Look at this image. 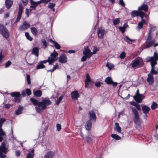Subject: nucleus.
<instances>
[{
	"instance_id": "nucleus-1",
	"label": "nucleus",
	"mask_w": 158,
	"mask_h": 158,
	"mask_svg": "<svg viewBox=\"0 0 158 158\" xmlns=\"http://www.w3.org/2000/svg\"><path fill=\"white\" fill-rule=\"evenodd\" d=\"M30 100L33 105L35 106V108L36 111L38 113H41L45 110L47 106L51 105L52 102L48 99H43L41 101L38 102L37 100L34 98H31Z\"/></svg>"
},
{
	"instance_id": "nucleus-2",
	"label": "nucleus",
	"mask_w": 158,
	"mask_h": 158,
	"mask_svg": "<svg viewBox=\"0 0 158 158\" xmlns=\"http://www.w3.org/2000/svg\"><path fill=\"white\" fill-rule=\"evenodd\" d=\"M58 53L55 51V50H54V52L51 54L50 56L48 57V60L42 61L40 62L42 63L43 64H46L48 62L49 64H51L52 63L58 59Z\"/></svg>"
},
{
	"instance_id": "nucleus-3",
	"label": "nucleus",
	"mask_w": 158,
	"mask_h": 158,
	"mask_svg": "<svg viewBox=\"0 0 158 158\" xmlns=\"http://www.w3.org/2000/svg\"><path fill=\"white\" fill-rule=\"evenodd\" d=\"M131 64L132 68H135L136 67H142L144 64V63L141 58L137 57L132 61Z\"/></svg>"
},
{
	"instance_id": "nucleus-4",
	"label": "nucleus",
	"mask_w": 158,
	"mask_h": 158,
	"mask_svg": "<svg viewBox=\"0 0 158 158\" xmlns=\"http://www.w3.org/2000/svg\"><path fill=\"white\" fill-rule=\"evenodd\" d=\"M8 151V148L6 147L5 143L4 142H2L0 147V158H5L6 155L5 154H3V153L6 154Z\"/></svg>"
},
{
	"instance_id": "nucleus-5",
	"label": "nucleus",
	"mask_w": 158,
	"mask_h": 158,
	"mask_svg": "<svg viewBox=\"0 0 158 158\" xmlns=\"http://www.w3.org/2000/svg\"><path fill=\"white\" fill-rule=\"evenodd\" d=\"M0 34L4 38L7 39L9 37L10 33L7 29L3 25L0 24Z\"/></svg>"
},
{
	"instance_id": "nucleus-6",
	"label": "nucleus",
	"mask_w": 158,
	"mask_h": 158,
	"mask_svg": "<svg viewBox=\"0 0 158 158\" xmlns=\"http://www.w3.org/2000/svg\"><path fill=\"white\" fill-rule=\"evenodd\" d=\"M131 108L132 109V112L134 114V121L136 124H138L139 119L138 112L134 107L131 106Z\"/></svg>"
},
{
	"instance_id": "nucleus-7",
	"label": "nucleus",
	"mask_w": 158,
	"mask_h": 158,
	"mask_svg": "<svg viewBox=\"0 0 158 158\" xmlns=\"http://www.w3.org/2000/svg\"><path fill=\"white\" fill-rule=\"evenodd\" d=\"M23 7L22 4L21 3L19 4V11L17 17L15 21L16 22H18L20 20L23 11Z\"/></svg>"
},
{
	"instance_id": "nucleus-8",
	"label": "nucleus",
	"mask_w": 158,
	"mask_h": 158,
	"mask_svg": "<svg viewBox=\"0 0 158 158\" xmlns=\"http://www.w3.org/2000/svg\"><path fill=\"white\" fill-rule=\"evenodd\" d=\"M106 31L102 27L99 28L97 31L98 37L100 39L103 38L104 35L106 33Z\"/></svg>"
},
{
	"instance_id": "nucleus-9",
	"label": "nucleus",
	"mask_w": 158,
	"mask_h": 158,
	"mask_svg": "<svg viewBox=\"0 0 158 158\" xmlns=\"http://www.w3.org/2000/svg\"><path fill=\"white\" fill-rule=\"evenodd\" d=\"M30 26V25L29 23L25 21L23 22L22 25L19 27L18 29L20 31H24L29 28Z\"/></svg>"
},
{
	"instance_id": "nucleus-10",
	"label": "nucleus",
	"mask_w": 158,
	"mask_h": 158,
	"mask_svg": "<svg viewBox=\"0 0 158 158\" xmlns=\"http://www.w3.org/2000/svg\"><path fill=\"white\" fill-rule=\"evenodd\" d=\"M154 59L151 61L152 68H155V65L157 64L156 61L158 60V54L156 52L154 53Z\"/></svg>"
},
{
	"instance_id": "nucleus-11",
	"label": "nucleus",
	"mask_w": 158,
	"mask_h": 158,
	"mask_svg": "<svg viewBox=\"0 0 158 158\" xmlns=\"http://www.w3.org/2000/svg\"><path fill=\"white\" fill-rule=\"evenodd\" d=\"M83 53L84 55L87 57L88 58H90L93 55L92 52H91L90 50L88 48L85 49L83 51Z\"/></svg>"
},
{
	"instance_id": "nucleus-12",
	"label": "nucleus",
	"mask_w": 158,
	"mask_h": 158,
	"mask_svg": "<svg viewBox=\"0 0 158 158\" xmlns=\"http://www.w3.org/2000/svg\"><path fill=\"white\" fill-rule=\"evenodd\" d=\"M67 61V59L65 55L62 54L60 56L59 59V61L61 63H65Z\"/></svg>"
},
{
	"instance_id": "nucleus-13",
	"label": "nucleus",
	"mask_w": 158,
	"mask_h": 158,
	"mask_svg": "<svg viewBox=\"0 0 158 158\" xmlns=\"http://www.w3.org/2000/svg\"><path fill=\"white\" fill-rule=\"evenodd\" d=\"M91 133L88 132H87V135L85 136V137L84 139V140H85L87 143L90 144L93 142V139L92 137H93V136L92 137L90 135V134Z\"/></svg>"
},
{
	"instance_id": "nucleus-14",
	"label": "nucleus",
	"mask_w": 158,
	"mask_h": 158,
	"mask_svg": "<svg viewBox=\"0 0 158 158\" xmlns=\"http://www.w3.org/2000/svg\"><path fill=\"white\" fill-rule=\"evenodd\" d=\"M55 154L54 151H49L45 154L44 156V158H53Z\"/></svg>"
},
{
	"instance_id": "nucleus-15",
	"label": "nucleus",
	"mask_w": 158,
	"mask_h": 158,
	"mask_svg": "<svg viewBox=\"0 0 158 158\" xmlns=\"http://www.w3.org/2000/svg\"><path fill=\"white\" fill-rule=\"evenodd\" d=\"M89 115L90 116V119L91 121L92 120L95 121L96 119V114L94 111L93 110H90L89 112Z\"/></svg>"
},
{
	"instance_id": "nucleus-16",
	"label": "nucleus",
	"mask_w": 158,
	"mask_h": 158,
	"mask_svg": "<svg viewBox=\"0 0 158 158\" xmlns=\"http://www.w3.org/2000/svg\"><path fill=\"white\" fill-rule=\"evenodd\" d=\"M144 97V96L143 95L139 94L136 96H134V98L135 100L137 102L139 103L141 102V101L143 98Z\"/></svg>"
},
{
	"instance_id": "nucleus-17",
	"label": "nucleus",
	"mask_w": 158,
	"mask_h": 158,
	"mask_svg": "<svg viewBox=\"0 0 158 158\" xmlns=\"http://www.w3.org/2000/svg\"><path fill=\"white\" fill-rule=\"evenodd\" d=\"M91 81V79L89 77V75L88 74H87L86 76V79L85 81V87L87 88L89 86V83Z\"/></svg>"
},
{
	"instance_id": "nucleus-18",
	"label": "nucleus",
	"mask_w": 158,
	"mask_h": 158,
	"mask_svg": "<svg viewBox=\"0 0 158 158\" xmlns=\"http://www.w3.org/2000/svg\"><path fill=\"white\" fill-rule=\"evenodd\" d=\"M31 6L30 7L32 8V9H30V11H31L32 10H35V8L38 4H40V3H38V2H37L33 1L32 0H30Z\"/></svg>"
},
{
	"instance_id": "nucleus-19",
	"label": "nucleus",
	"mask_w": 158,
	"mask_h": 158,
	"mask_svg": "<svg viewBox=\"0 0 158 158\" xmlns=\"http://www.w3.org/2000/svg\"><path fill=\"white\" fill-rule=\"evenodd\" d=\"M147 81L150 85H151L153 83V77L152 75L150 73L148 74Z\"/></svg>"
},
{
	"instance_id": "nucleus-20",
	"label": "nucleus",
	"mask_w": 158,
	"mask_h": 158,
	"mask_svg": "<svg viewBox=\"0 0 158 158\" xmlns=\"http://www.w3.org/2000/svg\"><path fill=\"white\" fill-rule=\"evenodd\" d=\"M92 122L90 120H89L85 124V128L87 130L89 131L92 128Z\"/></svg>"
},
{
	"instance_id": "nucleus-21",
	"label": "nucleus",
	"mask_w": 158,
	"mask_h": 158,
	"mask_svg": "<svg viewBox=\"0 0 158 158\" xmlns=\"http://www.w3.org/2000/svg\"><path fill=\"white\" fill-rule=\"evenodd\" d=\"M13 1L11 0H6L5 2L6 7L7 9L10 8L13 5Z\"/></svg>"
},
{
	"instance_id": "nucleus-22",
	"label": "nucleus",
	"mask_w": 158,
	"mask_h": 158,
	"mask_svg": "<svg viewBox=\"0 0 158 158\" xmlns=\"http://www.w3.org/2000/svg\"><path fill=\"white\" fill-rule=\"evenodd\" d=\"M39 49L38 47H35L34 48L32 51L31 53L34 55L38 57L39 56Z\"/></svg>"
},
{
	"instance_id": "nucleus-23",
	"label": "nucleus",
	"mask_w": 158,
	"mask_h": 158,
	"mask_svg": "<svg viewBox=\"0 0 158 158\" xmlns=\"http://www.w3.org/2000/svg\"><path fill=\"white\" fill-rule=\"evenodd\" d=\"M71 97L72 98L77 100L79 97V94L76 91L72 92L71 93Z\"/></svg>"
},
{
	"instance_id": "nucleus-24",
	"label": "nucleus",
	"mask_w": 158,
	"mask_h": 158,
	"mask_svg": "<svg viewBox=\"0 0 158 158\" xmlns=\"http://www.w3.org/2000/svg\"><path fill=\"white\" fill-rule=\"evenodd\" d=\"M148 6L145 4H143L142 6H139L138 8V10H143L145 12L148 11Z\"/></svg>"
},
{
	"instance_id": "nucleus-25",
	"label": "nucleus",
	"mask_w": 158,
	"mask_h": 158,
	"mask_svg": "<svg viewBox=\"0 0 158 158\" xmlns=\"http://www.w3.org/2000/svg\"><path fill=\"white\" fill-rule=\"evenodd\" d=\"M142 109L143 113L145 114H147L148 113L150 108L146 106H144L142 107Z\"/></svg>"
},
{
	"instance_id": "nucleus-26",
	"label": "nucleus",
	"mask_w": 158,
	"mask_h": 158,
	"mask_svg": "<svg viewBox=\"0 0 158 158\" xmlns=\"http://www.w3.org/2000/svg\"><path fill=\"white\" fill-rule=\"evenodd\" d=\"M50 41L54 44L55 48L57 49H59L60 48V46L57 42L53 41L52 39L49 40Z\"/></svg>"
},
{
	"instance_id": "nucleus-27",
	"label": "nucleus",
	"mask_w": 158,
	"mask_h": 158,
	"mask_svg": "<svg viewBox=\"0 0 158 158\" xmlns=\"http://www.w3.org/2000/svg\"><path fill=\"white\" fill-rule=\"evenodd\" d=\"M23 106H19L18 109L15 111V114L17 115L21 114L23 110Z\"/></svg>"
},
{
	"instance_id": "nucleus-28",
	"label": "nucleus",
	"mask_w": 158,
	"mask_h": 158,
	"mask_svg": "<svg viewBox=\"0 0 158 158\" xmlns=\"http://www.w3.org/2000/svg\"><path fill=\"white\" fill-rule=\"evenodd\" d=\"M114 130L119 133H120L122 131L121 128L120 127L119 124L118 123H115Z\"/></svg>"
},
{
	"instance_id": "nucleus-29",
	"label": "nucleus",
	"mask_w": 158,
	"mask_h": 158,
	"mask_svg": "<svg viewBox=\"0 0 158 158\" xmlns=\"http://www.w3.org/2000/svg\"><path fill=\"white\" fill-rule=\"evenodd\" d=\"M154 42L153 41H146V44L145 46V48H147L151 47L154 44Z\"/></svg>"
},
{
	"instance_id": "nucleus-30",
	"label": "nucleus",
	"mask_w": 158,
	"mask_h": 158,
	"mask_svg": "<svg viewBox=\"0 0 158 158\" xmlns=\"http://www.w3.org/2000/svg\"><path fill=\"white\" fill-rule=\"evenodd\" d=\"M31 31L32 34L34 36H36L37 34L38 31L36 28L35 27H32L31 28Z\"/></svg>"
},
{
	"instance_id": "nucleus-31",
	"label": "nucleus",
	"mask_w": 158,
	"mask_h": 158,
	"mask_svg": "<svg viewBox=\"0 0 158 158\" xmlns=\"http://www.w3.org/2000/svg\"><path fill=\"white\" fill-rule=\"evenodd\" d=\"M34 95L38 97H40L42 94V92L40 90H37L33 92Z\"/></svg>"
},
{
	"instance_id": "nucleus-32",
	"label": "nucleus",
	"mask_w": 158,
	"mask_h": 158,
	"mask_svg": "<svg viewBox=\"0 0 158 158\" xmlns=\"http://www.w3.org/2000/svg\"><path fill=\"white\" fill-rule=\"evenodd\" d=\"M34 150L32 149L31 152H29L27 155V158H33V157L34 156Z\"/></svg>"
},
{
	"instance_id": "nucleus-33",
	"label": "nucleus",
	"mask_w": 158,
	"mask_h": 158,
	"mask_svg": "<svg viewBox=\"0 0 158 158\" xmlns=\"http://www.w3.org/2000/svg\"><path fill=\"white\" fill-rule=\"evenodd\" d=\"M10 94L12 97H15V98L20 96L21 95L20 93L18 92H12Z\"/></svg>"
},
{
	"instance_id": "nucleus-34",
	"label": "nucleus",
	"mask_w": 158,
	"mask_h": 158,
	"mask_svg": "<svg viewBox=\"0 0 158 158\" xmlns=\"http://www.w3.org/2000/svg\"><path fill=\"white\" fill-rule=\"evenodd\" d=\"M111 136L113 138L116 140H119L121 139V137L117 134H112Z\"/></svg>"
},
{
	"instance_id": "nucleus-35",
	"label": "nucleus",
	"mask_w": 158,
	"mask_h": 158,
	"mask_svg": "<svg viewBox=\"0 0 158 158\" xmlns=\"http://www.w3.org/2000/svg\"><path fill=\"white\" fill-rule=\"evenodd\" d=\"M45 67V66L40 62H39L37 66L36 69H43Z\"/></svg>"
},
{
	"instance_id": "nucleus-36",
	"label": "nucleus",
	"mask_w": 158,
	"mask_h": 158,
	"mask_svg": "<svg viewBox=\"0 0 158 158\" xmlns=\"http://www.w3.org/2000/svg\"><path fill=\"white\" fill-rule=\"evenodd\" d=\"M106 66L107 67L109 70L111 69L114 67V65L113 64L109 62L107 63Z\"/></svg>"
},
{
	"instance_id": "nucleus-37",
	"label": "nucleus",
	"mask_w": 158,
	"mask_h": 158,
	"mask_svg": "<svg viewBox=\"0 0 158 158\" xmlns=\"http://www.w3.org/2000/svg\"><path fill=\"white\" fill-rule=\"evenodd\" d=\"M105 81L108 84H111L113 83V81L111 78L110 77H108L106 78L105 80Z\"/></svg>"
},
{
	"instance_id": "nucleus-38",
	"label": "nucleus",
	"mask_w": 158,
	"mask_h": 158,
	"mask_svg": "<svg viewBox=\"0 0 158 158\" xmlns=\"http://www.w3.org/2000/svg\"><path fill=\"white\" fill-rule=\"evenodd\" d=\"M131 14L132 17H135L139 15V12L137 10L132 11Z\"/></svg>"
},
{
	"instance_id": "nucleus-39",
	"label": "nucleus",
	"mask_w": 158,
	"mask_h": 158,
	"mask_svg": "<svg viewBox=\"0 0 158 158\" xmlns=\"http://www.w3.org/2000/svg\"><path fill=\"white\" fill-rule=\"evenodd\" d=\"M25 36H26L27 39L30 41H31L33 40V38L31 36L29 33L27 32H26L25 33Z\"/></svg>"
},
{
	"instance_id": "nucleus-40",
	"label": "nucleus",
	"mask_w": 158,
	"mask_h": 158,
	"mask_svg": "<svg viewBox=\"0 0 158 158\" xmlns=\"http://www.w3.org/2000/svg\"><path fill=\"white\" fill-rule=\"evenodd\" d=\"M143 25L142 23L140 22L138 23V26L136 27V29L139 31L140 29L143 27Z\"/></svg>"
},
{
	"instance_id": "nucleus-41",
	"label": "nucleus",
	"mask_w": 158,
	"mask_h": 158,
	"mask_svg": "<svg viewBox=\"0 0 158 158\" xmlns=\"http://www.w3.org/2000/svg\"><path fill=\"white\" fill-rule=\"evenodd\" d=\"M150 28L148 33L149 34H152L153 32L155 30L156 27L154 26H150Z\"/></svg>"
},
{
	"instance_id": "nucleus-42",
	"label": "nucleus",
	"mask_w": 158,
	"mask_h": 158,
	"mask_svg": "<svg viewBox=\"0 0 158 158\" xmlns=\"http://www.w3.org/2000/svg\"><path fill=\"white\" fill-rule=\"evenodd\" d=\"M124 40L126 42L129 43V41L132 42L134 40L131 39L128 36H126L124 38Z\"/></svg>"
},
{
	"instance_id": "nucleus-43",
	"label": "nucleus",
	"mask_w": 158,
	"mask_h": 158,
	"mask_svg": "<svg viewBox=\"0 0 158 158\" xmlns=\"http://www.w3.org/2000/svg\"><path fill=\"white\" fill-rule=\"evenodd\" d=\"M120 22L119 19V18H116L114 19L113 21V24L115 25L118 24Z\"/></svg>"
},
{
	"instance_id": "nucleus-44",
	"label": "nucleus",
	"mask_w": 158,
	"mask_h": 158,
	"mask_svg": "<svg viewBox=\"0 0 158 158\" xmlns=\"http://www.w3.org/2000/svg\"><path fill=\"white\" fill-rule=\"evenodd\" d=\"M94 49L92 50L93 52H92L93 54H95L97 52L99 51V49L97 47L94 46L93 47Z\"/></svg>"
},
{
	"instance_id": "nucleus-45",
	"label": "nucleus",
	"mask_w": 158,
	"mask_h": 158,
	"mask_svg": "<svg viewBox=\"0 0 158 158\" xmlns=\"http://www.w3.org/2000/svg\"><path fill=\"white\" fill-rule=\"evenodd\" d=\"M63 98V96H60L56 100V102L57 105H58L60 102Z\"/></svg>"
},
{
	"instance_id": "nucleus-46",
	"label": "nucleus",
	"mask_w": 158,
	"mask_h": 158,
	"mask_svg": "<svg viewBox=\"0 0 158 158\" xmlns=\"http://www.w3.org/2000/svg\"><path fill=\"white\" fill-rule=\"evenodd\" d=\"M6 121V119L4 118H2L0 119V128H2L3 123Z\"/></svg>"
},
{
	"instance_id": "nucleus-47",
	"label": "nucleus",
	"mask_w": 158,
	"mask_h": 158,
	"mask_svg": "<svg viewBox=\"0 0 158 158\" xmlns=\"http://www.w3.org/2000/svg\"><path fill=\"white\" fill-rule=\"evenodd\" d=\"M157 107V105L156 102H153L151 106V108L152 110H154L156 109Z\"/></svg>"
},
{
	"instance_id": "nucleus-48",
	"label": "nucleus",
	"mask_w": 158,
	"mask_h": 158,
	"mask_svg": "<svg viewBox=\"0 0 158 158\" xmlns=\"http://www.w3.org/2000/svg\"><path fill=\"white\" fill-rule=\"evenodd\" d=\"M15 102L19 103L21 101V98L20 96H18L14 98Z\"/></svg>"
},
{
	"instance_id": "nucleus-49",
	"label": "nucleus",
	"mask_w": 158,
	"mask_h": 158,
	"mask_svg": "<svg viewBox=\"0 0 158 158\" xmlns=\"http://www.w3.org/2000/svg\"><path fill=\"white\" fill-rule=\"evenodd\" d=\"M11 62L10 61V60H8V61L5 64V68H7L8 67H9L10 65H11Z\"/></svg>"
},
{
	"instance_id": "nucleus-50",
	"label": "nucleus",
	"mask_w": 158,
	"mask_h": 158,
	"mask_svg": "<svg viewBox=\"0 0 158 158\" xmlns=\"http://www.w3.org/2000/svg\"><path fill=\"white\" fill-rule=\"evenodd\" d=\"M126 56V53L123 52L120 54L119 57L121 59H123Z\"/></svg>"
},
{
	"instance_id": "nucleus-51",
	"label": "nucleus",
	"mask_w": 158,
	"mask_h": 158,
	"mask_svg": "<svg viewBox=\"0 0 158 158\" xmlns=\"http://www.w3.org/2000/svg\"><path fill=\"white\" fill-rule=\"evenodd\" d=\"M154 69L155 68H152L150 74L152 75V74H156L157 73V71L155 70Z\"/></svg>"
},
{
	"instance_id": "nucleus-52",
	"label": "nucleus",
	"mask_w": 158,
	"mask_h": 158,
	"mask_svg": "<svg viewBox=\"0 0 158 158\" xmlns=\"http://www.w3.org/2000/svg\"><path fill=\"white\" fill-rule=\"evenodd\" d=\"M27 81L28 84L29 85L31 84L30 75L28 74L27 75Z\"/></svg>"
},
{
	"instance_id": "nucleus-53",
	"label": "nucleus",
	"mask_w": 158,
	"mask_h": 158,
	"mask_svg": "<svg viewBox=\"0 0 158 158\" xmlns=\"http://www.w3.org/2000/svg\"><path fill=\"white\" fill-rule=\"evenodd\" d=\"M56 130L58 131H60L61 129V125L59 124H57L56 125Z\"/></svg>"
},
{
	"instance_id": "nucleus-54",
	"label": "nucleus",
	"mask_w": 158,
	"mask_h": 158,
	"mask_svg": "<svg viewBox=\"0 0 158 158\" xmlns=\"http://www.w3.org/2000/svg\"><path fill=\"white\" fill-rule=\"evenodd\" d=\"M49 2H50V1L48 0H42L40 1H38V3H40V4L41 3H44L45 4H47Z\"/></svg>"
},
{
	"instance_id": "nucleus-55",
	"label": "nucleus",
	"mask_w": 158,
	"mask_h": 158,
	"mask_svg": "<svg viewBox=\"0 0 158 158\" xmlns=\"http://www.w3.org/2000/svg\"><path fill=\"white\" fill-rule=\"evenodd\" d=\"M144 13L142 11H139V15L141 18L143 19V17L144 16Z\"/></svg>"
},
{
	"instance_id": "nucleus-56",
	"label": "nucleus",
	"mask_w": 158,
	"mask_h": 158,
	"mask_svg": "<svg viewBox=\"0 0 158 158\" xmlns=\"http://www.w3.org/2000/svg\"><path fill=\"white\" fill-rule=\"evenodd\" d=\"M55 5V4L52 3H50L48 5V7L49 8L51 9L54 8Z\"/></svg>"
},
{
	"instance_id": "nucleus-57",
	"label": "nucleus",
	"mask_w": 158,
	"mask_h": 158,
	"mask_svg": "<svg viewBox=\"0 0 158 158\" xmlns=\"http://www.w3.org/2000/svg\"><path fill=\"white\" fill-rule=\"evenodd\" d=\"M118 29L123 33H124L125 31V28L123 27H119Z\"/></svg>"
},
{
	"instance_id": "nucleus-58",
	"label": "nucleus",
	"mask_w": 158,
	"mask_h": 158,
	"mask_svg": "<svg viewBox=\"0 0 158 158\" xmlns=\"http://www.w3.org/2000/svg\"><path fill=\"white\" fill-rule=\"evenodd\" d=\"M5 134V132L4 131L3 129L1 128H0V136H3Z\"/></svg>"
},
{
	"instance_id": "nucleus-59",
	"label": "nucleus",
	"mask_w": 158,
	"mask_h": 158,
	"mask_svg": "<svg viewBox=\"0 0 158 158\" xmlns=\"http://www.w3.org/2000/svg\"><path fill=\"white\" fill-rule=\"evenodd\" d=\"M119 2L120 5L123 7L125 6V4L123 0H119Z\"/></svg>"
},
{
	"instance_id": "nucleus-60",
	"label": "nucleus",
	"mask_w": 158,
	"mask_h": 158,
	"mask_svg": "<svg viewBox=\"0 0 158 158\" xmlns=\"http://www.w3.org/2000/svg\"><path fill=\"white\" fill-rule=\"evenodd\" d=\"M27 94L29 96L31 94V91L29 89H27L26 90Z\"/></svg>"
},
{
	"instance_id": "nucleus-61",
	"label": "nucleus",
	"mask_w": 158,
	"mask_h": 158,
	"mask_svg": "<svg viewBox=\"0 0 158 158\" xmlns=\"http://www.w3.org/2000/svg\"><path fill=\"white\" fill-rule=\"evenodd\" d=\"M43 44L45 46V48H46L47 46V43L44 39H42L41 40Z\"/></svg>"
},
{
	"instance_id": "nucleus-62",
	"label": "nucleus",
	"mask_w": 158,
	"mask_h": 158,
	"mask_svg": "<svg viewBox=\"0 0 158 158\" xmlns=\"http://www.w3.org/2000/svg\"><path fill=\"white\" fill-rule=\"evenodd\" d=\"M152 35V34H149L148 33V36L146 41H148L149 40H150L151 39Z\"/></svg>"
},
{
	"instance_id": "nucleus-63",
	"label": "nucleus",
	"mask_w": 158,
	"mask_h": 158,
	"mask_svg": "<svg viewBox=\"0 0 158 158\" xmlns=\"http://www.w3.org/2000/svg\"><path fill=\"white\" fill-rule=\"evenodd\" d=\"M154 55H153V56L152 57H148V58H147V60L148 61H151L154 59Z\"/></svg>"
},
{
	"instance_id": "nucleus-64",
	"label": "nucleus",
	"mask_w": 158,
	"mask_h": 158,
	"mask_svg": "<svg viewBox=\"0 0 158 158\" xmlns=\"http://www.w3.org/2000/svg\"><path fill=\"white\" fill-rule=\"evenodd\" d=\"M87 58H88L84 55V56L82 57L81 61H84L86 60Z\"/></svg>"
}]
</instances>
